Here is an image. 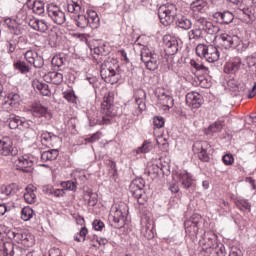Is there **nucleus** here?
<instances>
[{
  "instance_id": "nucleus-1",
  "label": "nucleus",
  "mask_w": 256,
  "mask_h": 256,
  "mask_svg": "<svg viewBox=\"0 0 256 256\" xmlns=\"http://www.w3.org/2000/svg\"><path fill=\"white\" fill-rule=\"evenodd\" d=\"M158 17L160 23L167 27L172 23H175L177 29H182L183 31H189L193 27V22L187 16H177V6L175 4H164L158 9Z\"/></svg>"
},
{
  "instance_id": "nucleus-2",
  "label": "nucleus",
  "mask_w": 256,
  "mask_h": 256,
  "mask_svg": "<svg viewBox=\"0 0 256 256\" xmlns=\"http://www.w3.org/2000/svg\"><path fill=\"white\" fill-rule=\"evenodd\" d=\"M109 221L115 229L125 227V221H127V207L125 204H114L111 207Z\"/></svg>"
},
{
  "instance_id": "nucleus-3",
  "label": "nucleus",
  "mask_w": 256,
  "mask_h": 256,
  "mask_svg": "<svg viewBox=\"0 0 256 256\" xmlns=\"http://www.w3.org/2000/svg\"><path fill=\"white\" fill-rule=\"evenodd\" d=\"M118 69L119 65L113 64V62L109 60L104 61L100 67V75L103 81L110 85H115V83L119 81V73H117Z\"/></svg>"
},
{
  "instance_id": "nucleus-4",
  "label": "nucleus",
  "mask_w": 256,
  "mask_h": 256,
  "mask_svg": "<svg viewBox=\"0 0 256 256\" xmlns=\"http://www.w3.org/2000/svg\"><path fill=\"white\" fill-rule=\"evenodd\" d=\"M196 55L201 59H205L208 63H216L221 57L219 49L213 45L198 44L196 46Z\"/></svg>"
},
{
  "instance_id": "nucleus-5",
  "label": "nucleus",
  "mask_w": 256,
  "mask_h": 256,
  "mask_svg": "<svg viewBox=\"0 0 256 256\" xmlns=\"http://www.w3.org/2000/svg\"><path fill=\"white\" fill-rule=\"evenodd\" d=\"M113 103H115V94L108 92L104 95L103 102L101 103L102 123L107 125L111 123L109 117H115L113 112Z\"/></svg>"
},
{
  "instance_id": "nucleus-6",
  "label": "nucleus",
  "mask_w": 256,
  "mask_h": 256,
  "mask_svg": "<svg viewBox=\"0 0 256 256\" xmlns=\"http://www.w3.org/2000/svg\"><path fill=\"white\" fill-rule=\"evenodd\" d=\"M130 193L137 199L139 205L147 203V194H145V180L136 178L130 184Z\"/></svg>"
},
{
  "instance_id": "nucleus-7",
  "label": "nucleus",
  "mask_w": 256,
  "mask_h": 256,
  "mask_svg": "<svg viewBox=\"0 0 256 256\" xmlns=\"http://www.w3.org/2000/svg\"><path fill=\"white\" fill-rule=\"evenodd\" d=\"M201 240L199 241L200 247H202V251L206 253V255L213 254V247L217 245V234L212 230L204 231L201 234Z\"/></svg>"
},
{
  "instance_id": "nucleus-8",
  "label": "nucleus",
  "mask_w": 256,
  "mask_h": 256,
  "mask_svg": "<svg viewBox=\"0 0 256 256\" xmlns=\"http://www.w3.org/2000/svg\"><path fill=\"white\" fill-rule=\"evenodd\" d=\"M141 61L148 71H157L159 69V55L149 50V48L142 49Z\"/></svg>"
},
{
  "instance_id": "nucleus-9",
  "label": "nucleus",
  "mask_w": 256,
  "mask_h": 256,
  "mask_svg": "<svg viewBox=\"0 0 256 256\" xmlns=\"http://www.w3.org/2000/svg\"><path fill=\"white\" fill-rule=\"evenodd\" d=\"M203 225H205V221L199 215L193 216L191 219L184 222L186 233L192 237H197V235H199V231H203L201 228Z\"/></svg>"
},
{
  "instance_id": "nucleus-10",
  "label": "nucleus",
  "mask_w": 256,
  "mask_h": 256,
  "mask_svg": "<svg viewBox=\"0 0 256 256\" xmlns=\"http://www.w3.org/2000/svg\"><path fill=\"white\" fill-rule=\"evenodd\" d=\"M46 11L48 17L51 19V21H53V23H56V25H63V23H65V12L61 10V7L50 3L47 5Z\"/></svg>"
},
{
  "instance_id": "nucleus-11",
  "label": "nucleus",
  "mask_w": 256,
  "mask_h": 256,
  "mask_svg": "<svg viewBox=\"0 0 256 256\" xmlns=\"http://www.w3.org/2000/svg\"><path fill=\"white\" fill-rule=\"evenodd\" d=\"M21 105V95L19 92H8L3 100L2 106L6 111H13Z\"/></svg>"
},
{
  "instance_id": "nucleus-12",
  "label": "nucleus",
  "mask_w": 256,
  "mask_h": 256,
  "mask_svg": "<svg viewBox=\"0 0 256 256\" xmlns=\"http://www.w3.org/2000/svg\"><path fill=\"white\" fill-rule=\"evenodd\" d=\"M219 44L224 49H237L241 45V38L237 35L222 33L219 36Z\"/></svg>"
},
{
  "instance_id": "nucleus-13",
  "label": "nucleus",
  "mask_w": 256,
  "mask_h": 256,
  "mask_svg": "<svg viewBox=\"0 0 256 256\" xmlns=\"http://www.w3.org/2000/svg\"><path fill=\"white\" fill-rule=\"evenodd\" d=\"M209 147V143L207 141H196L192 146L193 153L198 155L200 161L204 163H209L210 157L207 153V148Z\"/></svg>"
},
{
  "instance_id": "nucleus-14",
  "label": "nucleus",
  "mask_w": 256,
  "mask_h": 256,
  "mask_svg": "<svg viewBox=\"0 0 256 256\" xmlns=\"http://www.w3.org/2000/svg\"><path fill=\"white\" fill-rule=\"evenodd\" d=\"M4 23L8 27V29L12 35L21 37V35H25V33H27V29H26L27 26L17 22V20H15V19L6 18L4 20Z\"/></svg>"
},
{
  "instance_id": "nucleus-15",
  "label": "nucleus",
  "mask_w": 256,
  "mask_h": 256,
  "mask_svg": "<svg viewBox=\"0 0 256 256\" xmlns=\"http://www.w3.org/2000/svg\"><path fill=\"white\" fill-rule=\"evenodd\" d=\"M164 51L167 55H175L179 51V42L177 38L166 34L163 36Z\"/></svg>"
},
{
  "instance_id": "nucleus-16",
  "label": "nucleus",
  "mask_w": 256,
  "mask_h": 256,
  "mask_svg": "<svg viewBox=\"0 0 256 256\" xmlns=\"http://www.w3.org/2000/svg\"><path fill=\"white\" fill-rule=\"evenodd\" d=\"M0 153L4 157H9V155H12V157H15L18 151H17V148H13V140H11L7 136L0 139Z\"/></svg>"
},
{
  "instance_id": "nucleus-17",
  "label": "nucleus",
  "mask_w": 256,
  "mask_h": 256,
  "mask_svg": "<svg viewBox=\"0 0 256 256\" xmlns=\"http://www.w3.org/2000/svg\"><path fill=\"white\" fill-rule=\"evenodd\" d=\"M33 165H35L33 156L24 155L18 158L16 167L18 171H23V173H31L33 171Z\"/></svg>"
},
{
  "instance_id": "nucleus-18",
  "label": "nucleus",
  "mask_w": 256,
  "mask_h": 256,
  "mask_svg": "<svg viewBox=\"0 0 256 256\" xmlns=\"http://www.w3.org/2000/svg\"><path fill=\"white\" fill-rule=\"evenodd\" d=\"M24 57L26 61L35 67V69H41L43 65H45V60L43 59V56L39 55L37 51L35 50H28L25 54Z\"/></svg>"
},
{
  "instance_id": "nucleus-19",
  "label": "nucleus",
  "mask_w": 256,
  "mask_h": 256,
  "mask_svg": "<svg viewBox=\"0 0 256 256\" xmlns=\"http://www.w3.org/2000/svg\"><path fill=\"white\" fill-rule=\"evenodd\" d=\"M30 113L33 117H38L39 119L44 118L46 121H51V119H53L51 110L41 104L33 105L30 109Z\"/></svg>"
},
{
  "instance_id": "nucleus-20",
  "label": "nucleus",
  "mask_w": 256,
  "mask_h": 256,
  "mask_svg": "<svg viewBox=\"0 0 256 256\" xmlns=\"http://www.w3.org/2000/svg\"><path fill=\"white\" fill-rule=\"evenodd\" d=\"M203 103V96L199 92L192 91L186 94V105L190 109H200Z\"/></svg>"
},
{
  "instance_id": "nucleus-21",
  "label": "nucleus",
  "mask_w": 256,
  "mask_h": 256,
  "mask_svg": "<svg viewBox=\"0 0 256 256\" xmlns=\"http://www.w3.org/2000/svg\"><path fill=\"white\" fill-rule=\"evenodd\" d=\"M156 97L158 99L159 105H162L163 107H165V110L169 111V109H171V107H173V105H175L174 100L171 97V95L165 93V91H163V90H157Z\"/></svg>"
},
{
  "instance_id": "nucleus-22",
  "label": "nucleus",
  "mask_w": 256,
  "mask_h": 256,
  "mask_svg": "<svg viewBox=\"0 0 256 256\" xmlns=\"http://www.w3.org/2000/svg\"><path fill=\"white\" fill-rule=\"evenodd\" d=\"M241 65H243V62L239 57L231 58L224 66V73L235 75L241 69Z\"/></svg>"
},
{
  "instance_id": "nucleus-23",
  "label": "nucleus",
  "mask_w": 256,
  "mask_h": 256,
  "mask_svg": "<svg viewBox=\"0 0 256 256\" xmlns=\"http://www.w3.org/2000/svg\"><path fill=\"white\" fill-rule=\"evenodd\" d=\"M213 19L219 25H230V23L235 19V16L230 11L216 12L213 14Z\"/></svg>"
},
{
  "instance_id": "nucleus-24",
  "label": "nucleus",
  "mask_w": 256,
  "mask_h": 256,
  "mask_svg": "<svg viewBox=\"0 0 256 256\" xmlns=\"http://www.w3.org/2000/svg\"><path fill=\"white\" fill-rule=\"evenodd\" d=\"M26 5L36 15H43L45 13V3L41 0H28Z\"/></svg>"
},
{
  "instance_id": "nucleus-25",
  "label": "nucleus",
  "mask_w": 256,
  "mask_h": 256,
  "mask_svg": "<svg viewBox=\"0 0 256 256\" xmlns=\"http://www.w3.org/2000/svg\"><path fill=\"white\" fill-rule=\"evenodd\" d=\"M28 25L29 27H31V29H34V31H39L40 33H45L46 31H49V25H47V22H45V20L33 18L29 20Z\"/></svg>"
},
{
  "instance_id": "nucleus-26",
  "label": "nucleus",
  "mask_w": 256,
  "mask_h": 256,
  "mask_svg": "<svg viewBox=\"0 0 256 256\" xmlns=\"http://www.w3.org/2000/svg\"><path fill=\"white\" fill-rule=\"evenodd\" d=\"M46 83L61 85L63 83V74L61 72H48L43 76Z\"/></svg>"
},
{
  "instance_id": "nucleus-27",
  "label": "nucleus",
  "mask_w": 256,
  "mask_h": 256,
  "mask_svg": "<svg viewBox=\"0 0 256 256\" xmlns=\"http://www.w3.org/2000/svg\"><path fill=\"white\" fill-rule=\"evenodd\" d=\"M203 31H205L206 35L210 37V41L213 42V41H216L217 33L221 31V27L213 24L212 22H209L208 24H206Z\"/></svg>"
},
{
  "instance_id": "nucleus-28",
  "label": "nucleus",
  "mask_w": 256,
  "mask_h": 256,
  "mask_svg": "<svg viewBox=\"0 0 256 256\" xmlns=\"http://www.w3.org/2000/svg\"><path fill=\"white\" fill-rule=\"evenodd\" d=\"M32 86L34 89H37L43 95L44 97H51V90L49 89V85L46 83H43L39 80H34L32 82Z\"/></svg>"
},
{
  "instance_id": "nucleus-29",
  "label": "nucleus",
  "mask_w": 256,
  "mask_h": 256,
  "mask_svg": "<svg viewBox=\"0 0 256 256\" xmlns=\"http://www.w3.org/2000/svg\"><path fill=\"white\" fill-rule=\"evenodd\" d=\"M190 9L193 13H205L207 11V0H195L191 3Z\"/></svg>"
},
{
  "instance_id": "nucleus-30",
  "label": "nucleus",
  "mask_w": 256,
  "mask_h": 256,
  "mask_svg": "<svg viewBox=\"0 0 256 256\" xmlns=\"http://www.w3.org/2000/svg\"><path fill=\"white\" fill-rule=\"evenodd\" d=\"M24 200L29 205H33V203H37V195L35 194V187L27 186L24 193Z\"/></svg>"
},
{
  "instance_id": "nucleus-31",
  "label": "nucleus",
  "mask_w": 256,
  "mask_h": 256,
  "mask_svg": "<svg viewBox=\"0 0 256 256\" xmlns=\"http://www.w3.org/2000/svg\"><path fill=\"white\" fill-rule=\"evenodd\" d=\"M139 97L136 98V105L138 108V112H136V115H139V113L145 111L146 105H145V99L147 98V93H145V90H139L138 91Z\"/></svg>"
},
{
  "instance_id": "nucleus-32",
  "label": "nucleus",
  "mask_w": 256,
  "mask_h": 256,
  "mask_svg": "<svg viewBox=\"0 0 256 256\" xmlns=\"http://www.w3.org/2000/svg\"><path fill=\"white\" fill-rule=\"evenodd\" d=\"M178 178L184 189H191V186L193 185V178L190 176L189 173L182 172L179 174Z\"/></svg>"
},
{
  "instance_id": "nucleus-33",
  "label": "nucleus",
  "mask_w": 256,
  "mask_h": 256,
  "mask_svg": "<svg viewBox=\"0 0 256 256\" xmlns=\"http://www.w3.org/2000/svg\"><path fill=\"white\" fill-rule=\"evenodd\" d=\"M59 157V150L58 149H50L47 151L42 152L41 154V161L46 163V161H55Z\"/></svg>"
},
{
  "instance_id": "nucleus-34",
  "label": "nucleus",
  "mask_w": 256,
  "mask_h": 256,
  "mask_svg": "<svg viewBox=\"0 0 256 256\" xmlns=\"http://www.w3.org/2000/svg\"><path fill=\"white\" fill-rule=\"evenodd\" d=\"M224 123L221 121H216L212 123L206 130V135H213L215 133H221L223 131Z\"/></svg>"
},
{
  "instance_id": "nucleus-35",
  "label": "nucleus",
  "mask_w": 256,
  "mask_h": 256,
  "mask_svg": "<svg viewBox=\"0 0 256 256\" xmlns=\"http://www.w3.org/2000/svg\"><path fill=\"white\" fill-rule=\"evenodd\" d=\"M89 26L91 29H98L100 25V19L95 11L88 12Z\"/></svg>"
},
{
  "instance_id": "nucleus-36",
  "label": "nucleus",
  "mask_w": 256,
  "mask_h": 256,
  "mask_svg": "<svg viewBox=\"0 0 256 256\" xmlns=\"http://www.w3.org/2000/svg\"><path fill=\"white\" fill-rule=\"evenodd\" d=\"M76 26L83 30L89 27V16L87 15H78L75 19Z\"/></svg>"
},
{
  "instance_id": "nucleus-37",
  "label": "nucleus",
  "mask_w": 256,
  "mask_h": 256,
  "mask_svg": "<svg viewBox=\"0 0 256 256\" xmlns=\"http://www.w3.org/2000/svg\"><path fill=\"white\" fill-rule=\"evenodd\" d=\"M13 66H14V69L22 73V75H25L29 73V71H31V68L29 67V65H27L25 61L18 60L14 62Z\"/></svg>"
},
{
  "instance_id": "nucleus-38",
  "label": "nucleus",
  "mask_w": 256,
  "mask_h": 256,
  "mask_svg": "<svg viewBox=\"0 0 256 256\" xmlns=\"http://www.w3.org/2000/svg\"><path fill=\"white\" fill-rule=\"evenodd\" d=\"M191 67H194L196 71H199L200 73H203L204 75H209V68L205 66L202 62H198L196 60L190 61Z\"/></svg>"
},
{
  "instance_id": "nucleus-39",
  "label": "nucleus",
  "mask_w": 256,
  "mask_h": 256,
  "mask_svg": "<svg viewBox=\"0 0 256 256\" xmlns=\"http://www.w3.org/2000/svg\"><path fill=\"white\" fill-rule=\"evenodd\" d=\"M188 38L189 41H199V39L203 38V31L194 26L192 30L188 31Z\"/></svg>"
},
{
  "instance_id": "nucleus-40",
  "label": "nucleus",
  "mask_w": 256,
  "mask_h": 256,
  "mask_svg": "<svg viewBox=\"0 0 256 256\" xmlns=\"http://www.w3.org/2000/svg\"><path fill=\"white\" fill-rule=\"evenodd\" d=\"M153 149V144L150 140H145L140 147L136 149L137 155L149 153Z\"/></svg>"
},
{
  "instance_id": "nucleus-41",
  "label": "nucleus",
  "mask_w": 256,
  "mask_h": 256,
  "mask_svg": "<svg viewBox=\"0 0 256 256\" xmlns=\"http://www.w3.org/2000/svg\"><path fill=\"white\" fill-rule=\"evenodd\" d=\"M33 215H35V211L29 206L24 207L21 211V219L23 221H31Z\"/></svg>"
},
{
  "instance_id": "nucleus-42",
  "label": "nucleus",
  "mask_w": 256,
  "mask_h": 256,
  "mask_svg": "<svg viewBox=\"0 0 256 256\" xmlns=\"http://www.w3.org/2000/svg\"><path fill=\"white\" fill-rule=\"evenodd\" d=\"M16 21L17 23H20L22 25L23 23L29 24V21H31V19H29V17L27 16V10L25 9L19 10L16 14Z\"/></svg>"
},
{
  "instance_id": "nucleus-43",
  "label": "nucleus",
  "mask_w": 256,
  "mask_h": 256,
  "mask_svg": "<svg viewBox=\"0 0 256 256\" xmlns=\"http://www.w3.org/2000/svg\"><path fill=\"white\" fill-rule=\"evenodd\" d=\"M4 256H14L15 255V245L11 242H6L2 247Z\"/></svg>"
},
{
  "instance_id": "nucleus-44",
  "label": "nucleus",
  "mask_w": 256,
  "mask_h": 256,
  "mask_svg": "<svg viewBox=\"0 0 256 256\" xmlns=\"http://www.w3.org/2000/svg\"><path fill=\"white\" fill-rule=\"evenodd\" d=\"M8 127L10 129H20L21 128V117L12 116L8 119Z\"/></svg>"
},
{
  "instance_id": "nucleus-45",
  "label": "nucleus",
  "mask_w": 256,
  "mask_h": 256,
  "mask_svg": "<svg viewBox=\"0 0 256 256\" xmlns=\"http://www.w3.org/2000/svg\"><path fill=\"white\" fill-rule=\"evenodd\" d=\"M141 233L146 239H153L155 237V232H153V226H151L150 224L142 227Z\"/></svg>"
},
{
  "instance_id": "nucleus-46",
  "label": "nucleus",
  "mask_w": 256,
  "mask_h": 256,
  "mask_svg": "<svg viewBox=\"0 0 256 256\" xmlns=\"http://www.w3.org/2000/svg\"><path fill=\"white\" fill-rule=\"evenodd\" d=\"M236 207L240 209V211H251V203L245 199L237 200Z\"/></svg>"
},
{
  "instance_id": "nucleus-47",
  "label": "nucleus",
  "mask_w": 256,
  "mask_h": 256,
  "mask_svg": "<svg viewBox=\"0 0 256 256\" xmlns=\"http://www.w3.org/2000/svg\"><path fill=\"white\" fill-rule=\"evenodd\" d=\"M63 97L68 101V103H75L77 104V95H75V91L73 90H66L63 92Z\"/></svg>"
},
{
  "instance_id": "nucleus-48",
  "label": "nucleus",
  "mask_w": 256,
  "mask_h": 256,
  "mask_svg": "<svg viewBox=\"0 0 256 256\" xmlns=\"http://www.w3.org/2000/svg\"><path fill=\"white\" fill-rule=\"evenodd\" d=\"M1 193L7 197H9V195H13V193H15V184L2 185Z\"/></svg>"
},
{
  "instance_id": "nucleus-49",
  "label": "nucleus",
  "mask_w": 256,
  "mask_h": 256,
  "mask_svg": "<svg viewBox=\"0 0 256 256\" xmlns=\"http://www.w3.org/2000/svg\"><path fill=\"white\" fill-rule=\"evenodd\" d=\"M216 256H227V250L225 249V245L223 244H216L215 247H213V252Z\"/></svg>"
},
{
  "instance_id": "nucleus-50",
  "label": "nucleus",
  "mask_w": 256,
  "mask_h": 256,
  "mask_svg": "<svg viewBox=\"0 0 256 256\" xmlns=\"http://www.w3.org/2000/svg\"><path fill=\"white\" fill-rule=\"evenodd\" d=\"M88 205L89 207H95L99 202V195L95 192H88Z\"/></svg>"
},
{
  "instance_id": "nucleus-51",
  "label": "nucleus",
  "mask_w": 256,
  "mask_h": 256,
  "mask_svg": "<svg viewBox=\"0 0 256 256\" xmlns=\"http://www.w3.org/2000/svg\"><path fill=\"white\" fill-rule=\"evenodd\" d=\"M41 139L45 143H51V141H53V139H57V135H55L53 132L44 131L41 134Z\"/></svg>"
},
{
  "instance_id": "nucleus-52",
  "label": "nucleus",
  "mask_w": 256,
  "mask_h": 256,
  "mask_svg": "<svg viewBox=\"0 0 256 256\" xmlns=\"http://www.w3.org/2000/svg\"><path fill=\"white\" fill-rule=\"evenodd\" d=\"M209 24V21L205 17H200L196 20L194 27L199 28L200 31H204L205 27Z\"/></svg>"
},
{
  "instance_id": "nucleus-53",
  "label": "nucleus",
  "mask_w": 256,
  "mask_h": 256,
  "mask_svg": "<svg viewBox=\"0 0 256 256\" xmlns=\"http://www.w3.org/2000/svg\"><path fill=\"white\" fill-rule=\"evenodd\" d=\"M17 43L18 41L15 39H10L6 41V48L8 53H15V50L17 49Z\"/></svg>"
},
{
  "instance_id": "nucleus-54",
  "label": "nucleus",
  "mask_w": 256,
  "mask_h": 256,
  "mask_svg": "<svg viewBox=\"0 0 256 256\" xmlns=\"http://www.w3.org/2000/svg\"><path fill=\"white\" fill-rule=\"evenodd\" d=\"M61 187L64 189V191H76L77 190V184L73 181L62 182Z\"/></svg>"
},
{
  "instance_id": "nucleus-55",
  "label": "nucleus",
  "mask_w": 256,
  "mask_h": 256,
  "mask_svg": "<svg viewBox=\"0 0 256 256\" xmlns=\"http://www.w3.org/2000/svg\"><path fill=\"white\" fill-rule=\"evenodd\" d=\"M153 125L157 129H161L165 126V118L163 116H155L153 119Z\"/></svg>"
},
{
  "instance_id": "nucleus-56",
  "label": "nucleus",
  "mask_w": 256,
  "mask_h": 256,
  "mask_svg": "<svg viewBox=\"0 0 256 256\" xmlns=\"http://www.w3.org/2000/svg\"><path fill=\"white\" fill-rule=\"evenodd\" d=\"M68 11L69 13H79L81 11V5L75 2V0H72V4H68Z\"/></svg>"
},
{
  "instance_id": "nucleus-57",
  "label": "nucleus",
  "mask_w": 256,
  "mask_h": 256,
  "mask_svg": "<svg viewBox=\"0 0 256 256\" xmlns=\"http://www.w3.org/2000/svg\"><path fill=\"white\" fill-rule=\"evenodd\" d=\"M222 161L224 165H233V163H235V158H233V154H225Z\"/></svg>"
},
{
  "instance_id": "nucleus-58",
  "label": "nucleus",
  "mask_w": 256,
  "mask_h": 256,
  "mask_svg": "<svg viewBox=\"0 0 256 256\" xmlns=\"http://www.w3.org/2000/svg\"><path fill=\"white\" fill-rule=\"evenodd\" d=\"M101 139V132H96L92 134L90 137L86 138V143H95V141H99Z\"/></svg>"
},
{
  "instance_id": "nucleus-59",
  "label": "nucleus",
  "mask_w": 256,
  "mask_h": 256,
  "mask_svg": "<svg viewBox=\"0 0 256 256\" xmlns=\"http://www.w3.org/2000/svg\"><path fill=\"white\" fill-rule=\"evenodd\" d=\"M86 79L88 80L89 84L92 85L94 89H97L99 87V80L95 76H87Z\"/></svg>"
},
{
  "instance_id": "nucleus-60",
  "label": "nucleus",
  "mask_w": 256,
  "mask_h": 256,
  "mask_svg": "<svg viewBox=\"0 0 256 256\" xmlns=\"http://www.w3.org/2000/svg\"><path fill=\"white\" fill-rule=\"evenodd\" d=\"M12 235H13L14 239H21V241H23V243H27V241H29V237L27 236V234L12 232Z\"/></svg>"
},
{
  "instance_id": "nucleus-61",
  "label": "nucleus",
  "mask_w": 256,
  "mask_h": 256,
  "mask_svg": "<svg viewBox=\"0 0 256 256\" xmlns=\"http://www.w3.org/2000/svg\"><path fill=\"white\" fill-rule=\"evenodd\" d=\"M92 225L95 231H101L103 227H105V223H103L101 220H94Z\"/></svg>"
},
{
  "instance_id": "nucleus-62",
  "label": "nucleus",
  "mask_w": 256,
  "mask_h": 256,
  "mask_svg": "<svg viewBox=\"0 0 256 256\" xmlns=\"http://www.w3.org/2000/svg\"><path fill=\"white\" fill-rule=\"evenodd\" d=\"M52 195H54V197H65V189L53 188Z\"/></svg>"
},
{
  "instance_id": "nucleus-63",
  "label": "nucleus",
  "mask_w": 256,
  "mask_h": 256,
  "mask_svg": "<svg viewBox=\"0 0 256 256\" xmlns=\"http://www.w3.org/2000/svg\"><path fill=\"white\" fill-rule=\"evenodd\" d=\"M65 62H63V58L62 57H54L52 59V65H56L57 67H62V65H64Z\"/></svg>"
},
{
  "instance_id": "nucleus-64",
  "label": "nucleus",
  "mask_w": 256,
  "mask_h": 256,
  "mask_svg": "<svg viewBox=\"0 0 256 256\" xmlns=\"http://www.w3.org/2000/svg\"><path fill=\"white\" fill-rule=\"evenodd\" d=\"M30 127H31V121L25 120L24 118L21 119L20 130L29 129Z\"/></svg>"
}]
</instances>
